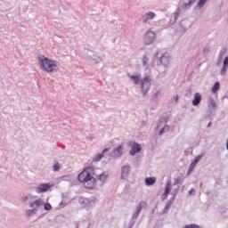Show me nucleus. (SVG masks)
Listing matches in <instances>:
<instances>
[{
  "mask_svg": "<svg viewBox=\"0 0 228 228\" xmlns=\"http://www.w3.org/2000/svg\"><path fill=\"white\" fill-rule=\"evenodd\" d=\"M94 175H95V169L92 167H86L78 174L77 181H79L86 190H94L95 186H97V179H95Z\"/></svg>",
  "mask_w": 228,
  "mask_h": 228,
  "instance_id": "f257e3e1",
  "label": "nucleus"
},
{
  "mask_svg": "<svg viewBox=\"0 0 228 228\" xmlns=\"http://www.w3.org/2000/svg\"><path fill=\"white\" fill-rule=\"evenodd\" d=\"M38 63L41 69L45 72H54V70H58V62L44 55L38 57Z\"/></svg>",
  "mask_w": 228,
  "mask_h": 228,
  "instance_id": "f03ea898",
  "label": "nucleus"
},
{
  "mask_svg": "<svg viewBox=\"0 0 228 228\" xmlns=\"http://www.w3.org/2000/svg\"><path fill=\"white\" fill-rule=\"evenodd\" d=\"M154 40H156V33L153 31H148L144 36V44L145 45H151L154 44Z\"/></svg>",
  "mask_w": 228,
  "mask_h": 228,
  "instance_id": "7ed1b4c3",
  "label": "nucleus"
},
{
  "mask_svg": "<svg viewBox=\"0 0 228 228\" xmlns=\"http://www.w3.org/2000/svg\"><path fill=\"white\" fill-rule=\"evenodd\" d=\"M151 86V77H145L142 81V88L143 94H147L149 92V88Z\"/></svg>",
  "mask_w": 228,
  "mask_h": 228,
  "instance_id": "20e7f679",
  "label": "nucleus"
},
{
  "mask_svg": "<svg viewBox=\"0 0 228 228\" xmlns=\"http://www.w3.org/2000/svg\"><path fill=\"white\" fill-rule=\"evenodd\" d=\"M129 146L131 147L130 155L134 156V154H138L142 151V145L137 142H129Z\"/></svg>",
  "mask_w": 228,
  "mask_h": 228,
  "instance_id": "39448f33",
  "label": "nucleus"
},
{
  "mask_svg": "<svg viewBox=\"0 0 228 228\" xmlns=\"http://www.w3.org/2000/svg\"><path fill=\"white\" fill-rule=\"evenodd\" d=\"M51 189V185L49 183H43L37 187V193H44V191H48Z\"/></svg>",
  "mask_w": 228,
  "mask_h": 228,
  "instance_id": "423d86ee",
  "label": "nucleus"
},
{
  "mask_svg": "<svg viewBox=\"0 0 228 228\" xmlns=\"http://www.w3.org/2000/svg\"><path fill=\"white\" fill-rule=\"evenodd\" d=\"M227 69H228V56H226L223 61V67L221 69V76H225L227 73Z\"/></svg>",
  "mask_w": 228,
  "mask_h": 228,
  "instance_id": "0eeeda50",
  "label": "nucleus"
},
{
  "mask_svg": "<svg viewBox=\"0 0 228 228\" xmlns=\"http://www.w3.org/2000/svg\"><path fill=\"white\" fill-rule=\"evenodd\" d=\"M200 101H202V95H200V93H196L192 100V106H199Z\"/></svg>",
  "mask_w": 228,
  "mask_h": 228,
  "instance_id": "6e6552de",
  "label": "nucleus"
},
{
  "mask_svg": "<svg viewBox=\"0 0 228 228\" xmlns=\"http://www.w3.org/2000/svg\"><path fill=\"white\" fill-rule=\"evenodd\" d=\"M171 190H172V183H170V182H168L166 185L165 191L162 195L163 200H165V199H167V197H168V193H170Z\"/></svg>",
  "mask_w": 228,
  "mask_h": 228,
  "instance_id": "1a4fd4ad",
  "label": "nucleus"
},
{
  "mask_svg": "<svg viewBox=\"0 0 228 228\" xmlns=\"http://www.w3.org/2000/svg\"><path fill=\"white\" fill-rule=\"evenodd\" d=\"M154 17H156V13H154L152 12H147L143 16V22H147L148 20H152V19H154Z\"/></svg>",
  "mask_w": 228,
  "mask_h": 228,
  "instance_id": "9d476101",
  "label": "nucleus"
},
{
  "mask_svg": "<svg viewBox=\"0 0 228 228\" xmlns=\"http://www.w3.org/2000/svg\"><path fill=\"white\" fill-rule=\"evenodd\" d=\"M108 151H110V148H106L105 150H103V151H102L103 153L98 154V155L93 159L94 163H97V162H99L100 160H102V158H103V156H104V152H108Z\"/></svg>",
  "mask_w": 228,
  "mask_h": 228,
  "instance_id": "9b49d317",
  "label": "nucleus"
},
{
  "mask_svg": "<svg viewBox=\"0 0 228 228\" xmlns=\"http://www.w3.org/2000/svg\"><path fill=\"white\" fill-rule=\"evenodd\" d=\"M44 202L42 201V199H38L33 203H30L29 208H34L35 209H37V208H40V206H42Z\"/></svg>",
  "mask_w": 228,
  "mask_h": 228,
  "instance_id": "f8f14e48",
  "label": "nucleus"
},
{
  "mask_svg": "<svg viewBox=\"0 0 228 228\" xmlns=\"http://www.w3.org/2000/svg\"><path fill=\"white\" fill-rule=\"evenodd\" d=\"M146 186H152V184H156V177H147L145 178Z\"/></svg>",
  "mask_w": 228,
  "mask_h": 228,
  "instance_id": "ddd939ff",
  "label": "nucleus"
},
{
  "mask_svg": "<svg viewBox=\"0 0 228 228\" xmlns=\"http://www.w3.org/2000/svg\"><path fill=\"white\" fill-rule=\"evenodd\" d=\"M113 152L116 158H120V156H122V146H118L116 149H114Z\"/></svg>",
  "mask_w": 228,
  "mask_h": 228,
  "instance_id": "4468645a",
  "label": "nucleus"
},
{
  "mask_svg": "<svg viewBox=\"0 0 228 228\" xmlns=\"http://www.w3.org/2000/svg\"><path fill=\"white\" fill-rule=\"evenodd\" d=\"M160 63H162V65H165V67L167 66L168 63H170V59L165 55H163L160 58Z\"/></svg>",
  "mask_w": 228,
  "mask_h": 228,
  "instance_id": "2eb2a0df",
  "label": "nucleus"
},
{
  "mask_svg": "<svg viewBox=\"0 0 228 228\" xmlns=\"http://www.w3.org/2000/svg\"><path fill=\"white\" fill-rule=\"evenodd\" d=\"M208 108L210 110H215V108H216V102L215 101V99L210 98L208 100Z\"/></svg>",
  "mask_w": 228,
  "mask_h": 228,
  "instance_id": "dca6fc26",
  "label": "nucleus"
},
{
  "mask_svg": "<svg viewBox=\"0 0 228 228\" xmlns=\"http://www.w3.org/2000/svg\"><path fill=\"white\" fill-rule=\"evenodd\" d=\"M129 77L134 81V85H138V83H140V75H132L129 76Z\"/></svg>",
  "mask_w": 228,
  "mask_h": 228,
  "instance_id": "f3484780",
  "label": "nucleus"
},
{
  "mask_svg": "<svg viewBox=\"0 0 228 228\" xmlns=\"http://www.w3.org/2000/svg\"><path fill=\"white\" fill-rule=\"evenodd\" d=\"M218 90H220V83L216 82L212 87V94H217Z\"/></svg>",
  "mask_w": 228,
  "mask_h": 228,
  "instance_id": "a211bd4d",
  "label": "nucleus"
},
{
  "mask_svg": "<svg viewBox=\"0 0 228 228\" xmlns=\"http://www.w3.org/2000/svg\"><path fill=\"white\" fill-rule=\"evenodd\" d=\"M129 166H124L122 167V177H126L129 174Z\"/></svg>",
  "mask_w": 228,
  "mask_h": 228,
  "instance_id": "6ab92c4d",
  "label": "nucleus"
},
{
  "mask_svg": "<svg viewBox=\"0 0 228 228\" xmlns=\"http://www.w3.org/2000/svg\"><path fill=\"white\" fill-rule=\"evenodd\" d=\"M98 179L99 181H102V183H104L108 179V175H106V173L99 175Z\"/></svg>",
  "mask_w": 228,
  "mask_h": 228,
  "instance_id": "aec40b11",
  "label": "nucleus"
},
{
  "mask_svg": "<svg viewBox=\"0 0 228 228\" xmlns=\"http://www.w3.org/2000/svg\"><path fill=\"white\" fill-rule=\"evenodd\" d=\"M192 3H195V0H183V8H186V6H190Z\"/></svg>",
  "mask_w": 228,
  "mask_h": 228,
  "instance_id": "412c9836",
  "label": "nucleus"
},
{
  "mask_svg": "<svg viewBox=\"0 0 228 228\" xmlns=\"http://www.w3.org/2000/svg\"><path fill=\"white\" fill-rule=\"evenodd\" d=\"M195 167H197V164H194L193 162L190 165L189 170L187 173L188 175H190V174H191V172H193V170L195 169Z\"/></svg>",
  "mask_w": 228,
  "mask_h": 228,
  "instance_id": "4be33fe9",
  "label": "nucleus"
},
{
  "mask_svg": "<svg viewBox=\"0 0 228 228\" xmlns=\"http://www.w3.org/2000/svg\"><path fill=\"white\" fill-rule=\"evenodd\" d=\"M60 163L58 162H54V165H53V172H58V170H60Z\"/></svg>",
  "mask_w": 228,
  "mask_h": 228,
  "instance_id": "5701e85b",
  "label": "nucleus"
},
{
  "mask_svg": "<svg viewBox=\"0 0 228 228\" xmlns=\"http://www.w3.org/2000/svg\"><path fill=\"white\" fill-rule=\"evenodd\" d=\"M145 206H147V202H145V201L141 202L139 204L138 210L142 211V208H145Z\"/></svg>",
  "mask_w": 228,
  "mask_h": 228,
  "instance_id": "b1692460",
  "label": "nucleus"
},
{
  "mask_svg": "<svg viewBox=\"0 0 228 228\" xmlns=\"http://www.w3.org/2000/svg\"><path fill=\"white\" fill-rule=\"evenodd\" d=\"M169 126H165L159 132V134H163V133H167V131H168Z\"/></svg>",
  "mask_w": 228,
  "mask_h": 228,
  "instance_id": "393cba45",
  "label": "nucleus"
},
{
  "mask_svg": "<svg viewBox=\"0 0 228 228\" xmlns=\"http://www.w3.org/2000/svg\"><path fill=\"white\" fill-rule=\"evenodd\" d=\"M208 0H200L199 1V3H198V5L200 6V8H202V6L204 5V4H206V2H207Z\"/></svg>",
  "mask_w": 228,
  "mask_h": 228,
  "instance_id": "a878e982",
  "label": "nucleus"
},
{
  "mask_svg": "<svg viewBox=\"0 0 228 228\" xmlns=\"http://www.w3.org/2000/svg\"><path fill=\"white\" fill-rule=\"evenodd\" d=\"M147 63H149V59L146 56L142 57V64L147 65Z\"/></svg>",
  "mask_w": 228,
  "mask_h": 228,
  "instance_id": "bb28decb",
  "label": "nucleus"
},
{
  "mask_svg": "<svg viewBox=\"0 0 228 228\" xmlns=\"http://www.w3.org/2000/svg\"><path fill=\"white\" fill-rule=\"evenodd\" d=\"M51 204L50 203H45V209L46 210V211H49V210H51Z\"/></svg>",
  "mask_w": 228,
  "mask_h": 228,
  "instance_id": "cd10ccee",
  "label": "nucleus"
},
{
  "mask_svg": "<svg viewBox=\"0 0 228 228\" xmlns=\"http://www.w3.org/2000/svg\"><path fill=\"white\" fill-rule=\"evenodd\" d=\"M184 228H200V227L197 224H190V225H186Z\"/></svg>",
  "mask_w": 228,
  "mask_h": 228,
  "instance_id": "c85d7f7f",
  "label": "nucleus"
},
{
  "mask_svg": "<svg viewBox=\"0 0 228 228\" xmlns=\"http://www.w3.org/2000/svg\"><path fill=\"white\" fill-rule=\"evenodd\" d=\"M36 211L35 210H28L27 215L28 216H31V215H35Z\"/></svg>",
  "mask_w": 228,
  "mask_h": 228,
  "instance_id": "c756f323",
  "label": "nucleus"
},
{
  "mask_svg": "<svg viewBox=\"0 0 228 228\" xmlns=\"http://www.w3.org/2000/svg\"><path fill=\"white\" fill-rule=\"evenodd\" d=\"M199 161H200V157H197L194 160H193V164L197 165V163H199Z\"/></svg>",
  "mask_w": 228,
  "mask_h": 228,
  "instance_id": "7c9ffc66",
  "label": "nucleus"
},
{
  "mask_svg": "<svg viewBox=\"0 0 228 228\" xmlns=\"http://www.w3.org/2000/svg\"><path fill=\"white\" fill-rule=\"evenodd\" d=\"M192 193H195V189H191V190H190L189 194H190V195H192Z\"/></svg>",
  "mask_w": 228,
  "mask_h": 228,
  "instance_id": "2f4dec72",
  "label": "nucleus"
},
{
  "mask_svg": "<svg viewBox=\"0 0 228 228\" xmlns=\"http://www.w3.org/2000/svg\"><path fill=\"white\" fill-rule=\"evenodd\" d=\"M177 101H179V96H175V102H177Z\"/></svg>",
  "mask_w": 228,
  "mask_h": 228,
  "instance_id": "473e14b6",
  "label": "nucleus"
},
{
  "mask_svg": "<svg viewBox=\"0 0 228 228\" xmlns=\"http://www.w3.org/2000/svg\"><path fill=\"white\" fill-rule=\"evenodd\" d=\"M22 200H28V197H23Z\"/></svg>",
  "mask_w": 228,
  "mask_h": 228,
  "instance_id": "72a5a7b5",
  "label": "nucleus"
},
{
  "mask_svg": "<svg viewBox=\"0 0 228 228\" xmlns=\"http://www.w3.org/2000/svg\"><path fill=\"white\" fill-rule=\"evenodd\" d=\"M209 126H211V122H210V123H208V126L209 127Z\"/></svg>",
  "mask_w": 228,
  "mask_h": 228,
  "instance_id": "f704fd0d",
  "label": "nucleus"
}]
</instances>
